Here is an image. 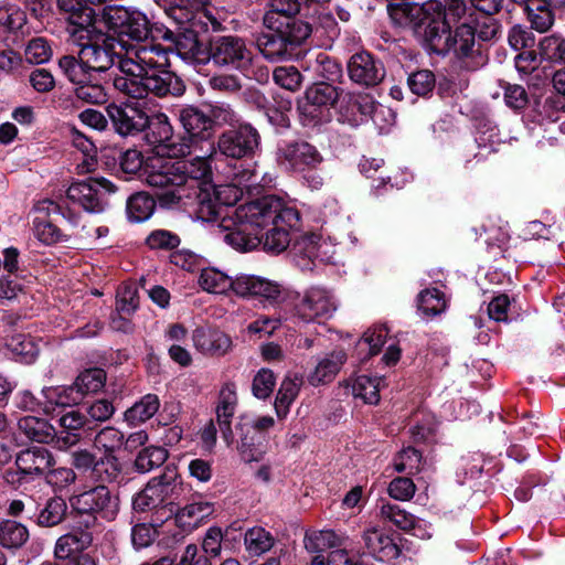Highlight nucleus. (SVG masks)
I'll use <instances>...</instances> for the list:
<instances>
[{
	"label": "nucleus",
	"mask_w": 565,
	"mask_h": 565,
	"mask_svg": "<svg viewBox=\"0 0 565 565\" xmlns=\"http://www.w3.org/2000/svg\"><path fill=\"white\" fill-rule=\"evenodd\" d=\"M237 405L236 388L233 383H226L220 391L218 403L216 407V422L222 437L227 446L233 444V431L231 419L235 414Z\"/></svg>",
	"instance_id": "25"
},
{
	"label": "nucleus",
	"mask_w": 565,
	"mask_h": 565,
	"mask_svg": "<svg viewBox=\"0 0 565 565\" xmlns=\"http://www.w3.org/2000/svg\"><path fill=\"white\" fill-rule=\"evenodd\" d=\"M211 128L213 125H228L235 127L238 124V117L236 113L231 108L230 105L224 103H217L209 106L207 113Z\"/></svg>",
	"instance_id": "60"
},
{
	"label": "nucleus",
	"mask_w": 565,
	"mask_h": 565,
	"mask_svg": "<svg viewBox=\"0 0 565 565\" xmlns=\"http://www.w3.org/2000/svg\"><path fill=\"white\" fill-rule=\"evenodd\" d=\"M58 67L66 78L78 86L92 79V72L75 56L64 55L58 60Z\"/></svg>",
	"instance_id": "50"
},
{
	"label": "nucleus",
	"mask_w": 565,
	"mask_h": 565,
	"mask_svg": "<svg viewBox=\"0 0 565 565\" xmlns=\"http://www.w3.org/2000/svg\"><path fill=\"white\" fill-rule=\"evenodd\" d=\"M192 341L198 351L210 355H224L232 347L227 334L207 327L196 328L192 333Z\"/></svg>",
	"instance_id": "26"
},
{
	"label": "nucleus",
	"mask_w": 565,
	"mask_h": 565,
	"mask_svg": "<svg viewBox=\"0 0 565 565\" xmlns=\"http://www.w3.org/2000/svg\"><path fill=\"white\" fill-rule=\"evenodd\" d=\"M203 151L192 160L173 159V157H154L147 163L143 172L145 182L162 189L158 195L159 204L168 209H182L195 218H212L216 205L212 199L211 184L206 183L211 167Z\"/></svg>",
	"instance_id": "2"
},
{
	"label": "nucleus",
	"mask_w": 565,
	"mask_h": 565,
	"mask_svg": "<svg viewBox=\"0 0 565 565\" xmlns=\"http://www.w3.org/2000/svg\"><path fill=\"white\" fill-rule=\"evenodd\" d=\"M167 458L168 451L163 447H145L135 459V468L140 473H147L163 465Z\"/></svg>",
	"instance_id": "51"
},
{
	"label": "nucleus",
	"mask_w": 565,
	"mask_h": 565,
	"mask_svg": "<svg viewBox=\"0 0 565 565\" xmlns=\"http://www.w3.org/2000/svg\"><path fill=\"white\" fill-rule=\"evenodd\" d=\"M338 309L334 294L321 286H311L295 305V316L301 321L321 322L333 317Z\"/></svg>",
	"instance_id": "10"
},
{
	"label": "nucleus",
	"mask_w": 565,
	"mask_h": 565,
	"mask_svg": "<svg viewBox=\"0 0 565 565\" xmlns=\"http://www.w3.org/2000/svg\"><path fill=\"white\" fill-rule=\"evenodd\" d=\"M274 81L288 90H297L301 84V74L294 66H280L274 71Z\"/></svg>",
	"instance_id": "64"
},
{
	"label": "nucleus",
	"mask_w": 565,
	"mask_h": 565,
	"mask_svg": "<svg viewBox=\"0 0 565 565\" xmlns=\"http://www.w3.org/2000/svg\"><path fill=\"white\" fill-rule=\"evenodd\" d=\"M256 44L263 56L270 62H280L294 55V49L279 32L262 33Z\"/></svg>",
	"instance_id": "30"
},
{
	"label": "nucleus",
	"mask_w": 565,
	"mask_h": 565,
	"mask_svg": "<svg viewBox=\"0 0 565 565\" xmlns=\"http://www.w3.org/2000/svg\"><path fill=\"white\" fill-rule=\"evenodd\" d=\"M362 540L367 553L380 562H391L401 554V548L394 539L377 527L365 530Z\"/></svg>",
	"instance_id": "24"
},
{
	"label": "nucleus",
	"mask_w": 565,
	"mask_h": 565,
	"mask_svg": "<svg viewBox=\"0 0 565 565\" xmlns=\"http://www.w3.org/2000/svg\"><path fill=\"white\" fill-rule=\"evenodd\" d=\"M175 54L186 63L201 64L209 60V53L201 44L194 32L180 34L174 45Z\"/></svg>",
	"instance_id": "34"
},
{
	"label": "nucleus",
	"mask_w": 565,
	"mask_h": 565,
	"mask_svg": "<svg viewBox=\"0 0 565 565\" xmlns=\"http://www.w3.org/2000/svg\"><path fill=\"white\" fill-rule=\"evenodd\" d=\"M25 58L32 64H43L52 57V47L44 38L32 39L25 47Z\"/></svg>",
	"instance_id": "57"
},
{
	"label": "nucleus",
	"mask_w": 565,
	"mask_h": 565,
	"mask_svg": "<svg viewBox=\"0 0 565 565\" xmlns=\"http://www.w3.org/2000/svg\"><path fill=\"white\" fill-rule=\"evenodd\" d=\"M149 124L148 128L151 132V142L158 143V152L161 153L159 157L164 154L169 157H183L190 153V145L185 141L174 142L172 138V126L169 118L163 113H156L148 116Z\"/></svg>",
	"instance_id": "19"
},
{
	"label": "nucleus",
	"mask_w": 565,
	"mask_h": 565,
	"mask_svg": "<svg viewBox=\"0 0 565 565\" xmlns=\"http://www.w3.org/2000/svg\"><path fill=\"white\" fill-rule=\"evenodd\" d=\"M274 543L275 539L271 533L260 526L249 529L244 535L246 551L254 556L268 552Z\"/></svg>",
	"instance_id": "48"
},
{
	"label": "nucleus",
	"mask_w": 565,
	"mask_h": 565,
	"mask_svg": "<svg viewBox=\"0 0 565 565\" xmlns=\"http://www.w3.org/2000/svg\"><path fill=\"white\" fill-rule=\"evenodd\" d=\"M260 145V136L250 124H238L218 137L216 147L221 154L242 159L254 156Z\"/></svg>",
	"instance_id": "12"
},
{
	"label": "nucleus",
	"mask_w": 565,
	"mask_h": 565,
	"mask_svg": "<svg viewBox=\"0 0 565 565\" xmlns=\"http://www.w3.org/2000/svg\"><path fill=\"white\" fill-rule=\"evenodd\" d=\"M387 335L388 330L383 326L369 329L366 332H364L363 337L356 344L359 353H365L361 359L364 360L379 353Z\"/></svg>",
	"instance_id": "52"
},
{
	"label": "nucleus",
	"mask_w": 565,
	"mask_h": 565,
	"mask_svg": "<svg viewBox=\"0 0 565 565\" xmlns=\"http://www.w3.org/2000/svg\"><path fill=\"white\" fill-rule=\"evenodd\" d=\"M278 162L287 170H313L323 162L320 151L307 141L288 142L278 149Z\"/></svg>",
	"instance_id": "17"
},
{
	"label": "nucleus",
	"mask_w": 565,
	"mask_h": 565,
	"mask_svg": "<svg viewBox=\"0 0 565 565\" xmlns=\"http://www.w3.org/2000/svg\"><path fill=\"white\" fill-rule=\"evenodd\" d=\"M57 8L67 14V33L79 46L78 58L92 73L108 71L119 62L120 52L115 38L96 30L95 11L88 6H81L77 0H57Z\"/></svg>",
	"instance_id": "4"
},
{
	"label": "nucleus",
	"mask_w": 565,
	"mask_h": 565,
	"mask_svg": "<svg viewBox=\"0 0 565 565\" xmlns=\"http://www.w3.org/2000/svg\"><path fill=\"white\" fill-rule=\"evenodd\" d=\"M179 121L182 125L190 145V149L196 147L199 142H205L207 148L205 153L215 151V143L210 141L211 126L207 113L194 106H184L179 109Z\"/></svg>",
	"instance_id": "18"
},
{
	"label": "nucleus",
	"mask_w": 565,
	"mask_h": 565,
	"mask_svg": "<svg viewBox=\"0 0 565 565\" xmlns=\"http://www.w3.org/2000/svg\"><path fill=\"white\" fill-rule=\"evenodd\" d=\"M466 0H429L422 6L425 13V36L434 52H440V41L450 21L461 18L466 13Z\"/></svg>",
	"instance_id": "8"
},
{
	"label": "nucleus",
	"mask_w": 565,
	"mask_h": 565,
	"mask_svg": "<svg viewBox=\"0 0 565 565\" xmlns=\"http://www.w3.org/2000/svg\"><path fill=\"white\" fill-rule=\"evenodd\" d=\"M299 10V0H270V9L264 15V24L267 29L279 28L287 17L292 18Z\"/></svg>",
	"instance_id": "42"
},
{
	"label": "nucleus",
	"mask_w": 565,
	"mask_h": 565,
	"mask_svg": "<svg viewBox=\"0 0 565 565\" xmlns=\"http://www.w3.org/2000/svg\"><path fill=\"white\" fill-rule=\"evenodd\" d=\"M18 471L7 472V481L14 483L26 477L45 476L50 468L55 465L54 456L44 447H29L21 450L15 458Z\"/></svg>",
	"instance_id": "16"
},
{
	"label": "nucleus",
	"mask_w": 565,
	"mask_h": 565,
	"mask_svg": "<svg viewBox=\"0 0 565 565\" xmlns=\"http://www.w3.org/2000/svg\"><path fill=\"white\" fill-rule=\"evenodd\" d=\"M448 300L438 288H427L417 298L418 310L425 317H435L446 311Z\"/></svg>",
	"instance_id": "43"
},
{
	"label": "nucleus",
	"mask_w": 565,
	"mask_h": 565,
	"mask_svg": "<svg viewBox=\"0 0 565 565\" xmlns=\"http://www.w3.org/2000/svg\"><path fill=\"white\" fill-rule=\"evenodd\" d=\"M106 381V374L102 369H89L82 372L75 380L73 387L79 394V402L86 394L99 392Z\"/></svg>",
	"instance_id": "49"
},
{
	"label": "nucleus",
	"mask_w": 565,
	"mask_h": 565,
	"mask_svg": "<svg viewBox=\"0 0 565 565\" xmlns=\"http://www.w3.org/2000/svg\"><path fill=\"white\" fill-rule=\"evenodd\" d=\"M301 384L302 377L298 375L284 379L275 399V411L278 417L284 418L287 416L291 404L299 394Z\"/></svg>",
	"instance_id": "40"
},
{
	"label": "nucleus",
	"mask_w": 565,
	"mask_h": 565,
	"mask_svg": "<svg viewBox=\"0 0 565 565\" xmlns=\"http://www.w3.org/2000/svg\"><path fill=\"white\" fill-rule=\"evenodd\" d=\"M537 124L544 131H554L556 127L561 132L565 134V100L556 98H546L540 107L537 114Z\"/></svg>",
	"instance_id": "33"
},
{
	"label": "nucleus",
	"mask_w": 565,
	"mask_h": 565,
	"mask_svg": "<svg viewBox=\"0 0 565 565\" xmlns=\"http://www.w3.org/2000/svg\"><path fill=\"white\" fill-rule=\"evenodd\" d=\"M120 473L117 459L111 455H105L95 466L94 477L103 483L115 481Z\"/></svg>",
	"instance_id": "61"
},
{
	"label": "nucleus",
	"mask_w": 565,
	"mask_h": 565,
	"mask_svg": "<svg viewBox=\"0 0 565 565\" xmlns=\"http://www.w3.org/2000/svg\"><path fill=\"white\" fill-rule=\"evenodd\" d=\"M209 58L216 65L232 66L245 71L252 63V52L238 36H218L210 46Z\"/></svg>",
	"instance_id": "13"
},
{
	"label": "nucleus",
	"mask_w": 565,
	"mask_h": 565,
	"mask_svg": "<svg viewBox=\"0 0 565 565\" xmlns=\"http://www.w3.org/2000/svg\"><path fill=\"white\" fill-rule=\"evenodd\" d=\"M19 431L29 440L39 444H53L66 449L78 441L77 434L58 435L55 427L45 418L24 416L18 422Z\"/></svg>",
	"instance_id": "14"
},
{
	"label": "nucleus",
	"mask_w": 565,
	"mask_h": 565,
	"mask_svg": "<svg viewBox=\"0 0 565 565\" xmlns=\"http://www.w3.org/2000/svg\"><path fill=\"white\" fill-rule=\"evenodd\" d=\"M233 291L241 297H259L275 300L280 295V287L260 276L241 274L234 278Z\"/></svg>",
	"instance_id": "23"
},
{
	"label": "nucleus",
	"mask_w": 565,
	"mask_h": 565,
	"mask_svg": "<svg viewBox=\"0 0 565 565\" xmlns=\"http://www.w3.org/2000/svg\"><path fill=\"white\" fill-rule=\"evenodd\" d=\"M30 539V532L25 524L11 519L0 521V546L17 551L25 545Z\"/></svg>",
	"instance_id": "35"
},
{
	"label": "nucleus",
	"mask_w": 565,
	"mask_h": 565,
	"mask_svg": "<svg viewBox=\"0 0 565 565\" xmlns=\"http://www.w3.org/2000/svg\"><path fill=\"white\" fill-rule=\"evenodd\" d=\"M180 237L168 230H154L146 238V244L150 249H173L180 245Z\"/></svg>",
	"instance_id": "58"
},
{
	"label": "nucleus",
	"mask_w": 565,
	"mask_h": 565,
	"mask_svg": "<svg viewBox=\"0 0 565 565\" xmlns=\"http://www.w3.org/2000/svg\"><path fill=\"white\" fill-rule=\"evenodd\" d=\"M25 24L26 13L19 6L4 4L0 7V32L23 35Z\"/></svg>",
	"instance_id": "45"
},
{
	"label": "nucleus",
	"mask_w": 565,
	"mask_h": 565,
	"mask_svg": "<svg viewBox=\"0 0 565 565\" xmlns=\"http://www.w3.org/2000/svg\"><path fill=\"white\" fill-rule=\"evenodd\" d=\"M179 488L180 482L175 471H167L149 480L146 487L134 497L132 508L135 511L145 512L172 507ZM169 512L172 513L173 509L170 508Z\"/></svg>",
	"instance_id": "9"
},
{
	"label": "nucleus",
	"mask_w": 565,
	"mask_h": 565,
	"mask_svg": "<svg viewBox=\"0 0 565 565\" xmlns=\"http://www.w3.org/2000/svg\"><path fill=\"white\" fill-rule=\"evenodd\" d=\"M237 429L241 437L236 448L242 461L260 462L267 452L265 436L252 426H237Z\"/></svg>",
	"instance_id": "28"
},
{
	"label": "nucleus",
	"mask_w": 565,
	"mask_h": 565,
	"mask_svg": "<svg viewBox=\"0 0 565 565\" xmlns=\"http://www.w3.org/2000/svg\"><path fill=\"white\" fill-rule=\"evenodd\" d=\"M159 406V397L154 394H147L126 411L125 419L130 425L143 423L158 412Z\"/></svg>",
	"instance_id": "44"
},
{
	"label": "nucleus",
	"mask_w": 565,
	"mask_h": 565,
	"mask_svg": "<svg viewBox=\"0 0 565 565\" xmlns=\"http://www.w3.org/2000/svg\"><path fill=\"white\" fill-rule=\"evenodd\" d=\"M305 547L310 553L322 555L326 551L349 548L350 541L332 530L309 531L305 535Z\"/></svg>",
	"instance_id": "29"
},
{
	"label": "nucleus",
	"mask_w": 565,
	"mask_h": 565,
	"mask_svg": "<svg viewBox=\"0 0 565 565\" xmlns=\"http://www.w3.org/2000/svg\"><path fill=\"white\" fill-rule=\"evenodd\" d=\"M116 186L105 178H88L83 181L72 183L67 191V199L81 205L85 211L92 213L103 212L108 194L115 193Z\"/></svg>",
	"instance_id": "11"
},
{
	"label": "nucleus",
	"mask_w": 565,
	"mask_h": 565,
	"mask_svg": "<svg viewBox=\"0 0 565 565\" xmlns=\"http://www.w3.org/2000/svg\"><path fill=\"white\" fill-rule=\"evenodd\" d=\"M200 286L211 294H225L234 289V278L216 268H204L199 277Z\"/></svg>",
	"instance_id": "47"
},
{
	"label": "nucleus",
	"mask_w": 565,
	"mask_h": 565,
	"mask_svg": "<svg viewBox=\"0 0 565 565\" xmlns=\"http://www.w3.org/2000/svg\"><path fill=\"white\" fill-rule=\"evenodd\" d=\"M347 67L350 79L364 87L376 86L385 77L383 63L365 51L353 54Z\"/></svg>",
	"instance_id": "20"
},
{
	"label": "nucleus",
	"mask_w": 565,
	"mask_h": 565,
	"mask_svg": "<svg viewBox=\"0 0 565 565\" xmlns=\"http://www.w3.org/2000/svg\"><path fill=\"white\" fill-rule=\"evenodd\" d=\"M306 98L312 106H328L338 99V92L332 85L316 83V85L307 89Z\"/></svg>",
	"instance_id": "54"
},
{
	"label": "nucleus",
	"mask_w": 565,
	"mask_h": 565,
	"mask_svg": "<svg viewBox=\"0 0 565 565\" xmlns=\"http://www.w3.org/2000/svg\"><path fill=\"white\" fill-rule=\"evenodd\" d=\"M67 504L61 497L50 498L39 511L36 523L43 527H53L63 522L66 516Z\"/></svg>",
	"instance_id": "46"
},
{
	"label": "nucleus",
	"mask_w": 565,
	"mask_h": 565,
	"mask_svg": "<svg viewBox=\"0 0 565 565\" xmlns=\"http://www.w3.org/2000/svg\"><path fill=\"white\" fill-rule=\"evenodd\" d=\"M156 210V200L146 192H137L127 199L126 213L130 222L141 223L151 217Z\"/></svg>",
	"instance_id": "39"
},
{
	"label": "nucleus",
	"mask_w": 565,
	"mask_h": 565,
	"mask_svg": "<svg viewBox=\"0 0 565 565\" xmlns=\"http://www.w3.org/2000/svg\"><path fill=\"white\" fill-rule=\"evenodd\" d=\"M541 58L565 62V41L557 36H546L539 45Z\"/></svg>",
	"instance_id": "62"
},
{
	"label": "nucleus",
	"mask_w": 565,
	"mask_h": 565,
	"mask_svg": "<svg viewBox=\"0 0 565 565\" xmlns=\"http://www.w3.org/2000/svg\"><path fill=\"white\" fill-rule=\"evenodd\" d=\"M68 501L76 524L86 529H95L102 522H113L120 512L119 493L105 484L73 494Z\"/></svg>",
	"instance_id": "6"
},
{
	"label": "nucleus",
	"mask_w": 565,
	"mask_h": 565,
	"mask_svg": "<svg viewBox=\"0 0 565 565\" xmlns=\"http://www.w3.org/2000/svg\"><path fill=\"white\" fill-rule=\"evenodd\" d=\"M440 52L437 54H452L467 70H478L487 64L488 57L482 45L476 40V29L470 23H461L452 32L450 25L441 33Z\"/></svg>",
	"instance_id": "7"
},
{
	"label": "nucleus",
	"mask_w": 565,
	"mask_h": 565,
	"mask_svg": "<svg viewBox=\"0 0 565 565\" xmlns=\"http://www.w3.org/2000/svg\"><path fill=\"white\" fill-rule=\"evenodd\" d=\"M45 402L42 406L45 413H50L55 406H70L79 403V394L71 386L45 387L42 390Z\"/></svg>",
	"instance_id": "41"
},
{
	"label": "nucleus",
	"mask_w": 565,
	"mask_h": 565,
	"mask_svg": "<svg viewBox=\"0 0 565 565\" xmlns=\"http://www.w3.org/2000/svg\"><path fill=\"white\" fill-rule=\"evenodd\" d=\"M277 218L294 227L299 222V212L294 203L266 195L228 210L216 228L224 233L223 241L234 249L249 252L260 245V232L265 225Z\"/></svg>",
	"instance_id": "3"
},
{
	"label": "nucleus",
	"mask_w": 565,
	"mask_h": 565,
	"mask_svg": "<svg viewBox=\"0 0 565 565\" xmlns=\"http://www.w3.org/2000/svg\"><path fill=\"white\" fill-rule=\"evenodd\" d=\"M385 385L383 376L358 375L350 380L348 386L354 398H360L365 404L375 405L380 402V391Z\"/></svg>",
	"instance_id": "32"
},
{
	"label": "nucleus",
	"mask_w": 565,
	"mask_h": 565,
	"mask_svg": "<svg viewBox=\"0 0 565 565\" xmlns=\"http://www.w3.org/2000/svg\"><path fill=\"white\" fill-rule=\"evenodd\" d=\"M523 11L531 28L540 33L548 31L554 24L555 15L547 0H530Z\"/></svg>",
	"instance_id": "36"
},
{
	"label": "nucleus",
	"mask_w": 565,
	"mask_h": 565,
	"mask_svg": "<svg viewBox=\"0 0 565 565\" xmlns=\"http://www.w3.org/2000/svg\"><path fill=\"white\" fill-rule=\"evenodd\" d=\"M106 110L115 130L121 136L140 132L149 124L148 115L131 104H111Z\"/></svg>",
	"instance_id": "21"
},
{
	"label": "nucleus",
	"mask_w": 565,
	"mask_h": 565,
	"mask_svg": "<svg viewBox=\"0 0 565 565\" xmlns=\"http://www.w3.org/2000/svg\"><path fill=\"white\" fill-rule=\"evenodd\" d=\"M380 515L384 521L393 523L405 532L409 530L415 518V515L402 509L399 505L384 500L381 501Z\"/></svg>",
	"instance_id": "53"
},
{
	"label": "nucleus",
	"mask_w": 565,
	"mask_h": 565,
	"mask_svg": "<svg viewBox=\"0 0 565 565\" xmlns=\"http://www.w3.org/2000/svg\"><path fill=\"white\" fill-rule=\"evenodd\" d=\"M125 440L124 434L115 427L103 428L95 437V447L103 449L106 455L119 449Z\"/></svg>",
	"instance_id": "56"
},
{
	"label": "nucleus",
	"mask_w": 565,
	"mask_h": 565,
	"mask_svg": "<svg viewBox=\"0 0 565 565\" xmlns=\"http://www.w3.org/2000/svg\"><path fill=\"white\" fill-rule=\"evenodd\" d=\"M348 360L344 350H333L320 358L315 369L307 375L312 386L324 385L333 381Z\"/></svg>",
	"instance_id": "27"
},
{
	"label": "nucleus",
	"mask_w": 565,
	"mask_h": 565,
	"mask_svg": "<svg viewBox=\"0 0 565 565\" xmlns=\"http://www.w3.org/2000/svg\"><path fill=\"white\" fill-rule=\"evenodd\" d=\"M103 18L118 34L115 39L122 52L119 74L113 77V86L118 93L136 99L149 94L163 97L184 93L183 81L167 70L172 52L148 40L150 29L145 13L121 6H106Z\"/></svg>",
	"instance_id": "1"
},
{
	"label": "nucleus",
	"mask_w": 565,
	"mask_h": 565,
	"mask_svg": "<svg viewBox=\"0 0 565 565\" xmlns=\"http://www.w3.org/2000/svg\"><path fill=\"white\" fill-rule=\"evenodd\" d=\"M93 529H86L77 524L72 531L56 540L54 546V556L57 559H71L74 556L84 554L94 541Z\"/></svg>",
	"instance_id": "22"
},
{
	"label": "nucleus",
	"mask_w": 565,
	"mask_h": 565,
	"mask_svg": "<svg viewBox=\"0 0 565 565\" xmlns=\"http://www.w3.org/2000/svg\"><path fill=\"white\" fill-rule=\"evenodd\" d=\"M422 454L414 447L404 448L394 459V468L398 472L416 473L420 470Z\"/></svg>",
	"instance_id": "55"
},
{
	"label": "nucleus",
	"mask_w": 565,
	"mask_h": 565,
	"mask_svg": "<svg viewBox=\"0 0 565 565\" xmlns=\"http://www.w3.org/2000/svg\"><path fill=\"white\" fill-rule=\"evenodd\" d=\"M302 67L312 74L317 83L335 82L342 75L341 65L324 52H319L315 58H307Z\"/></svg>",
	"instance_id": "31"
},
{
	"label": "nucleus",
	"mask_w": 565,
	"mask_h": 565,
	"mask_svg": "<svg viewBox=\"0 0 565 565\" xmlns=\"http://www.w3.org/2000/svg\"><path fill=\"white\" fill-rule=\"evenodd\" d=\"M213 511V505L210 502L194 501L180 509L175 519L180 526L192 530L198 527Z\"/></svg>",
	"instance_id": "37"
},
{
	"label": "nucleus",
	"mask_w": 565,
	"mask_h": 565,
	"mask_svg": "<svg viewBox=\"0 0 565 565\" xmlns=\"http://www.w3.org/2000/svg\"><path fill=\"white\" fill-rule=\"evenodd\" d=\"M258 181L256 172H246L237 183L223 184L218 186L211 185L212 199L216 205V213L212 218H198L202 222H217L228 212V210H235L234 206L242 198L244 190L250 192Z\"/></svg>",
	"instance_id": "15"
},
{
	"label": "nucleus",
	"mask_w": 565,
	"mask_h": 565,
	"mask_svg": "<svg viewBox=\"0 0 565 565\" xmlns=\"http://www.w3.org/2000/svg\"><path fill=\"white\" fill-rule=\"evenodd\" d=\"M276 384V377L273 371L268 369H262L257 372L253 380V394L259 399L267 398Z\"/></svg>",
	"instance_id": "63"
},
{
	"label": "nucleus",
	"mask_w": 565,
	"mask_h": 565,
	"mask_svg": "<svg viewBox=\"0 0 565 565\" xmlns=\"http://www.w3.org/2000/svg\"><path fill=\"white\" fill-rule=\"evenodd\" d=\"M269 30L282 34L294 50L302 44L313 32L310 23L294 17H287L279 28H269Z\"/></svg>",
	"instance_id": "38"
},
{
	"label": "nucleus",
	"mask_w": 565,
	"mask_h": 565,
	"mask_svg": "<svg viewBox=\"0 0 565 565\" xmlns=\"http://www.w3.org/2000/svg\"><path fill=\"white\" fill-rule=\"evenodd\" d=\"M435 75L428 70L415 72L408 76L407 85L417 96H426L435 87Z\"/></svg>",
	"instance_id": "59"
},
{
	"label": "nucleus",
	"mask_w": 565,
	"mask_h": 565,
	"mask_svg": "<svg viewBox=\"0 0 565 565\" xmlns=\"http://www.w3.org/2000/svg\"><path fill=\"white\" fill-rule=\"evenodd\" d=\"M300 223V221L298 222ZM273 225L271 228L263 235L260 238L265 250L279 254L284 252L290 244L291 239L294 243L290 247V256L292 262L301 270H312L318 263L327 264L331 263L335 254V245L330 238H323L319 234H301L291 238L289 231L296 230L299 224L290 227L286 222L277 218L273 222H268L265 227Z\"/></svg>",
	"instance_id": "5"
}]
</instances>
